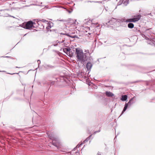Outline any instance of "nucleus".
Listing matches in <instances>:
<instances>
[{"label": "nucleus", "instance_id": "1", "mask_svg": "<svg viewBox=\"0 0 155 155\" xmlns=\"http://www.w3.org/2000/svg\"><path fill=\"white\" fill-rule=\"evenodd\" d=\"M75 53L76 55V57L77 59V61L78 62L83 64L87 60L88 58L87 56L85 53L83 52L82 50L80 48H76Z\"/></svg>", "mask_w": 155, "mask_h": 155}, {"label": "nucleus", "instance_id": "2", "mask_svg": "<svg viewBox=\"0 0 155 155\" xmlns=\"http://www.w3.org/2000/svg\"><path fill=\"white\" fill-rule=\"evenodd\" d=\"M35 24V23L31 21H29L26 23H23L21 25H19L24 28L30 29L32 27H35L33 26V25Z\"/></svg>", "mask_w": 155, "mask_h": 155}, {"label": "nucleus", "instance_id": "3", "mask_svg": "<svg viewBox=\"0 0 155 155\" xmlns=\"http://www.w3.org/2000/svg\"><path fill=\"white\" fill-rule=\"evenodd\" d=\"M64 52L70 57L73 56L74 51L70 49V48H67L63 49Z\"/></svg>", "mask_w": 155, "mask_h": 155}, {"label": "nucleus", "instance_id": "4", "mask_svg": "<svg viewBox=\"0 0 155 155\" xmlns=\"http://www.w3.org/2000/svg\"><path fill=\"white\" fill-rule=\"evenodd\" d=\"M141 18L140 15H137L135 16L134 18H132L127 19L126 21L128 22H134L139 21Z\"/></svg>", "mask_w": 155, "mask_h": 155}, {"label": "nucleus", "instance_id": "5", "mask_svg": "<svg viewBox=\"0 0 155 155\" xmlns=\"http://www.w3.org/2000/svg\"><path fill=\"white\" fill-rule=\"evenodd\" d=\"M129 0H120L117 3L118 5L123 4L124 6H127L129 2Z\"/></svg>", "mask_w": 155, "mask_h": 155}, {"label": "nucleus", "instance_id": "6", "mask_svg": "<svg viewBox=\"0 0 155 155\" xmlns=\"http://www.w3.org/2000/svg\"><path fill=\"white\" fill-rule=\"evenodd\" d=\"M43 66L47 70L53 69L55 68L54 66L48 64H45Z\"/></svg>", "mask_w": 155, "mask_h": 155}, {"label": "nucleus", "instance_id": "7", "mask_svg": "<svg viewBox=\"0 0 155 155\" xmlns=\"http://www.w3.org/2000/svg\"><path fill=\"white\" fill-rule=\"evenodd\" d=\"M135 96H134L133 98H131L129 101V102L127 103L129 105V107L132 104H133L135 102V101L134 100L135 98Z\"/></svg>", "mask_w": 155, "mask_h": 155}, {"label": "nucleus", "instance_id": "8", "mask_svg": "<svg viewBox=\"0 0 155 155\" xmlns=\"http://www.w3.org/2000/svg\"><path fill=\"white\" fill-rule=\"evenodd\" d=\"M92 66V64L90 62H88L86 64V68L88 71L90 70Z\"/></svg>", "mask_w": 155, "mask_h": 155}, {"label": "nucleus", "instance_id": "9", "mask_svg": "<svg viewBox=\"0 0 155 155\" xmlns=\"http://www.w3.org/2000/svg\"><path fill=\"white\" fill-rule=\"evenodd\" d=\"M105 94L108 97H112L114 95V94L113 93L110 91H106Z\"/></svg>", "mask_w": 155, "mask_h": 155}, {"label": "nucleus", "instance_id": "10", "mask_svg": "<svg viewBox=\"0 0 155 155\" xmlns=\"http://www.w3.org/2000/svg\"><path fill=\"white\" fill-rule=\"evenodd\" d=\"M128 106H129V105L127 103H126L125 104L124 108L123 110L122 111V113H121L120 116L121 115L123 114L124 113V112L126 111V110L127 109Z\"/></svg>", "mask_w": 155, "mask_h": 155}, {"label": "nucleus", "instance_id": "11", "mask_svg": "<svg viewBox=\"0 0 155 155\" xmlns=\"http://www.w3.org/2000/svg\"><path fill=\"white\" fill-rule=\"evenodd\" d=\"M127 95H122L121 98V100L122 101H125L127 100Z\"/></svg>", "mask_w": 155, "mask_h": 155}, {"label": "nucleus", "instance_id": "12", "mask_svg": "<svg viewBox=\"0 0 155 155\" xmlns=\"http://www.w3.org/2000/svg\"><path fill=\"white\" fill-rule=\"evenodd\" d=\"M134 25L132 23H129L128 24V27L130 28H132L134 27Z\"/></svg>", "mask_w": 155, "mask_h": 155}, {"label": "nucleus", "instance_id": "13", "mask_svg": "<svg viewBox=\"0 0 155 155\" xmlns=\"http://www.w3.org/2000/svg\"><path fill=\"white\" fill-rule=\"evenodd\" d=\"M92 135H91L87 137L83 142V143H85L86 142H87L90 139Z\"/></svg>", "mask_w": 155, "mask_h": 155}, {"label": "nucleus", "instance_id": "14", "mask_svg": "<svg viewBox=\"0 0 155 155\" xmlns=\"http://www.w3.org/2000/svg\"><path fill=\"white\" fill-rule=\"evenodd\" d=\"M151 41V42H148V44L151 45L154 44V43L155 42V41L152 39H151V41Z\"/></svg>", "mask_w": 155, "mask_h": 155}, {"label": "nucleus", "instance_id": "15", "mask_svg": "<svg viewBox=\"0 0 155 155\" xmlns=\"http://www.w3.org/2000/svg\"><path fill=\"white\" fill-rule=\"evenodd\" d=\"M8 11V10H5L4 11V12L5 13H6V14H5V15H4V16H5V17H8V16H9V14L7 13V12Z\"/></svg>", "mask_w": 155, "mask_h": 155}, {"label": "nucleus", "instance_id": "16", "mask_svg": "<svg viewBox=\"0 0 155 155\" xmlns=\"http://www.w3.org/2000/svg\"><path fill=\"white\" fill-rule=\"evenodd\" d=\"M40 21H42L43 22H45L46 21V20H45L44 19H42V20H40V21H38H38H37V23L38 24V25H39V22Z\"/></svg>", "mask_w": 155, "mask_h": 155}, {"label": "nucleus", "instance_id": "17", "mask_svg": "<svg viewBox=\"0 0 155 155\" xmlns=\"http://www.w3.org/2000/svg\"><path fill=\"white\" fill-rule=\"evenodd\" d=\"M52 143H53V145H54L55 146H57L56 144L54 142V140H52Z\"/></svg>", "mask_w": 155, "mask_h": 155}, {"label": "nucleus", "instance_id": "18", "mask_svg": "<svg viewBox=\"0 0 155 155\" xmlns=\"http://www.w3.org/2000/svg\"><path fill=\"white\" fill-rule=\"evenodd\" d=\"M83 143H81L80 144H78V145L76 147V148H79V147L80 146H81V145H82V144Z\"/></svg>", "mask_w": 155, "mask_h": 155}, {"label": "nucleus", "instance_id": "19", "mask_svg": "<svg viewBox=\"0 0 155 155\" xmlns=\"http://www.w3.org/2000/svg\"><path fill=\"white\" fill-rule=\"evenodd\" d=\"M72 23L75 24V23H76V20H72Z\"/></svg>", "mask_w": 155, "mask_h": 155}, {"label": "nucleus", "instance_id": "20", "mask_svg": "<svg viewBox=\"0 0 155 155\" xmlns=\"http://www.w3.org/2000/svg\"><path fill=\"white\" fill-rule=\"evenodd\" d=\"M147 40H149L150 41H151V39H150L149 38L147 37L145 38Z\"/></svg>", "mask_w": 155, "mask_h": 155}, {"label": "nucleus", "instance_id": "21", "mask_svg": "<svg viewBox=\"0 0 155 155\" xmlns=\"http://www.w3.org/2000/svg\"><path fill=\"white\" fill-rule=\"evenodd\" d=\"M55 83V81H53L51 82V84L52 85H53Z\"/></svg>", "mask_w": 155, "mask_h": 155}, {"label": "nucleus", "instance_id": "22", "mask_svg": "<svg viewBox=\"0 0 155 155\" xmlns=\"http://www.w3.org/2000/svg\"><path fill=\"white\" fill-rule=\"evenodd\" d=\"M97 155H101V153L100 152H98L97 153Z\"/></svg>", "mask_w": 155, "mask_h": 155}, {"label": "nucleus", "instance_id": "23", "mask_svg": "<svg viewBox=\"0 0 155 155\" xmlns=\"http://www.w3.org/2000/svg\"><path fill=\"white\" fill-rule=\"evenodd\" d=\"M56 44H57L58 45V43L60 44V41H57L56 42Z\"/></svg>", "mask_w": 155, "mask_h": 155}, {"label": "nucleus", "instance_id": "24", "mask_svg": "<svg viewBox=\"0 0 155 155\" xmlns=\"http://www.w3.org/2000/svg\"><path fill=\"white\" fill-rule=\"evenodd\" d=\"M97 24H98V23L97 22H96L95 23H92V25H97Z\"/></svg>", "mask_w": 155, "mask_h": 155}, {"label": "nucleus", "instance_id": "25", "mask_svg": "<svg viewBox=\"0 0 155 155\" xmlns=\"http://www.w3.org/2000/svg\"><path fill=\"white\" fill-rule=\"evenodd\" d=\"M53 45H54V46H57L58 45V44H56H56H53Z\"/></svg>", "mask_w": 155, "mask_h": 155}, {"label": "nucleus", "instance_id": "26", "mask_svg": "<svg viewBox=\"0 0 155 155\" xmlns=\"http://www.w3.org/2000/svg\"><path fill=\"white\" fill-rule=\"evenodd\" d=\"M97 133V131H94L93 133V134H95L96 133Z\"/></svg>", "mask_w": 155, "mask_h": 155}, {"label": "nucleus", "instance_id": "27", "mask_svg": "<svg viewBox=\"0 0 155 155\" xmlns=\"http://www.w3.org/2000/svg\"><path fill=\"white\" fill-rule=\"evenodd\" d=\"M61 34L64 35H68L67 34H63V33H61Z\"/></svg>", "mask_w": 155, "mask_h": 155}, {"label": "nucleus", "instance_id": "28", "mask_svg": "<svg viewBox=\"0 0 155 155\" xmlns=\"http://www.w3.org/2000/svg\"><path fill=\"white\" fill-rule=\"evenodd\" d=\"M64 41L63 40L62 41H60V44L63 43Z\"/></svg>", "mask_w": 155, "mask_h": 155}, {"label": "nucleus", "instance_id": "29", "mask_svg": "<svg viewBox=\"0 0 155 155\" xmlns=\"http://www.w3.org/2000/svg\"><path fill=\"white\" fill-rule=\"evenodd\" d=\"M85 52H89V51L88 50H87L86 51H85Z\"/></svg>", "mask_w": 155, "mask_h": 155}, {"label": "nucleus", "instance_id": "30", "mask_svg": "<svg viewBox=\"0 0 155 155\" xmlns=\"http://www.w3.org/2000/svg\"><path fill=\"white\" fill-rule=\"evenodd\" d=\"M39 61V63H40L41 62H40V60H38V64L39 63V62H38Z\"/></svg>", "mask_w": 155, "mask_h": 155}, {"label": "nucleus", "instance_id": "31", "mask_svg": "<svg viewBox=\"0 0 155 155\" xmlns=\"http://www.w3.org/2000/svg\"><path fill=\"white\" fill-rule=\"evenodd\" d=\"M97 131V133L99 132H100V130H98V131Z\"/></svg>", "mask_w": 155, "mask_h": 155}, {"label": "nucleus", "instance_id": "32", "mask_svg": "<svg viewBox=\"0 0 155 155\" xmlns=\"http://www.w3.org/2000/svg\"><path fill=\"white\" fill-rule=\"evenodd\" d=\"M10 17H12V18H14V17L12 16H11V15L10 16Z\"/></svg>", "mask_w": 155, "mask_h": 155}, {"label": "nucleus", "instance_id": "33", "mask_svg": "<svg viewBox=\"0 0 155 155\" xmlns=\"http://www.w3.org/2000/svg\"><path fill=\"white\" fill-rule=\"evenodd\" d=\"M0 72H1V71H0ZM2 72H5V71H2Z\"/></svg>", "mask_w": 155, "mask_h": 155}, {"label": "nucleus", "instance_id": "34", "mask_svg": "<svg viewBox=\"0 0 155 155\" xmlns=\"http://www.w3.org/2000/svg\"><path fill=\"white\" fill-rule=\"evenodd\" d=\"M7 57V58H8V57H8V56H6V57Z\"/></svg>", "mask_w": 155, "mask_h": 155}, {"label": "nucleus", "instance_id": "35", "mask_svg": "<svg viewBox=\"0 0 155 155\" xmlns=\"http://www.w3.org/2000/svg\"><path fill=\"white\" fill-rule=\"evenodd\" d=\"M116 137H115V138H114V140L115 139V138H116Z\"/></svg>", "mask_w": 155, "mask_h": 155}, {"label": "nucleus", "instance_id": "36", "mask_svg": "<svg viewBox=\"0 0 155 155\" xmlns=\"http://www.w3.org/2000/svg\"><path fill=\"white\" fill-rule=\"evenodd\" d=\"M98 26H97H97H96V27H98Z\"/></svg>", "mask_w": 155, "mask_h": 155}, {"label": "nucleus", "instance_id": "37", "mask_svg": "<svg viewBox=\"0 0 155 155\" xmlns=\"http://www.w3.org/2000/svg\"><path fill=\"white\" fill-rule=\"evenodd\" d=\"M16 68H18V67H16Z\"/></svg>", "mask_w": 155, "mask_h": 155}, {"label": "nucleus", "instance_id": "38", "mask_svg": "<svg viewBox=\"0 0 155 155\" xmlns=\"http://www.w3.org/2000/svg\"><path fill=\"white\" fill-rule=\"evenodd\" d=\"M60 21H63V20H60Z\"/></svg>", "mask_w": 155, "mask_h": 155}, {"label": "nucleus", "instance_id": "39", "mask_svg": "<svg viewBox=\"0 0 155 155\" xmlns=\"http://www.w3.org/2000/svg\"><path fill=\"white\" fill-rule=\"evenodd\" d=\"M110 22V21H109L108 22V23H109Z\"/></svg>", "mask_w": 155, "mask_h": 155}]
</instances>
